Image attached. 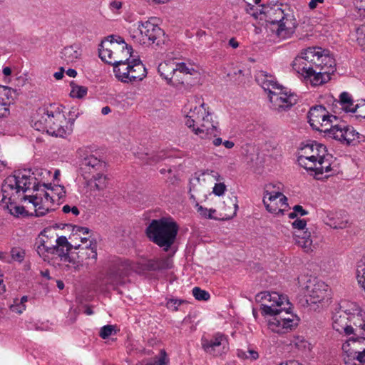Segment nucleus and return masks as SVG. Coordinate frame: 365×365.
I'll list each match as a JSON object with an SVG mask.
<instances>
[{"label": "nucleus", "instance_id": "25", "mask_svg": "<svg viewBox=\"0 0 365 365\" xmlns=\"http://www.w3.org/2000/svg\"><path fill=\"white\" fill-rule=\"evenodd\" d=\"M173 262L170 256L150 259L143 264L144 268L148 271H162L170 269L173 267Z\"/></svg>", "mask_w": 365, "mask_h": 365}, {"label": "nucleus", "instance_id": "5", "mask_svg": "<svg viewBox=\"0 0 365 365\" xmlns=\"http://www.w3.org/2000/svg\"><path fill=\"white\" fill-rule=\"evenodd\" d=\"M202 102L199 106H186L189 110L185 115V123L192 132L202 140H210L220 133L217 129L218 123L212 120V116L208 108Z\"/></svg>", "mask_w": 365, "mask_h": 365}, {"label": "nucleus", "instance_id": "21", "mask_svg": "<svg viewBox=\"0 0 365 365\" xmlns=\"http://www.w3.org/2000/svg\"><path fill=\"white\" fill-rule=\"evenodd\" d=\"M80 166L81 169L89 172L103 171L106 164L101 159L97 158L86 148H81L78 150Z\"/></svg>", "mask_w": 365, "mask_h": 365}, {"label": "nucleus", "instance_id": "55", "mask_svg": "<svg viewBox=\"0 0 365 365\" xmlns=\"http://www.w3.org/2000/svg\"><path fill=\"white\" fill-rule=\"evenodd\" d=\"M122 7V3L120 1H112L109 4V8L115 14H118L119 11L120 10Z\"/></svg>", "mask_w": 365, "mask_h": 365}, {"label": "nucleus", "instance_id": "52", "mask_svg": "<svg viewBox=\"0 0 365 365\" xmlns=\"http://www.w3.org/2000/svg\"><path fill=\"white\" fill-rule=\"evenodd\" d=\"M354 4L360 16L365 17V0H354Z\"/></svg>", "mask_w": 365, "mask_h": 365}, {"label": "nucleus", "instance_id": "12", "mask_svg": "<svg viewBox=\"0 0 365 365\" xmlns=\"http://www.w3.org/2000/svg\"><path fill=\"white\" fill-rule=\"evenodd\" d=\"M274 186L272 184L265 187L263 203L268 212L275 215H284L288 208L287 198L279 191H272Z\"/></svg>", "mask_w": 365, "mask_h": 365}, {"label": "nucleus", "instance_id": "40", "mask_svg": "<svg viewBox=\"0 0 365 365\" xmlns=\"http://www.w3.org/2000/svg\"><path fill=\"white\" fill-rule=\"evenodd\" d=\"M291 344L299 350L309 349L310 344L302 336H296L291 341Z\"/></svg>", "mask_w": 365, "mask_h": 365}, {"label": "nucleus", "instance_id": "28", "mask_svg": "<svg viewBox=\"0 0 365 365\" xmlns=\"http://www.w3.org/2000/svg\"><path fill=\"white\" fill-rule=\"evenodd\" d=\"M48 237L39 235L36 240L35 247L38 255L44 260L48 257V255L53 252V245L50 243Z\"/></svg>", "mask_w": 365, "mask_h": 365}, {"label": "nucleus", "instance_id": "20", "mask_svg": "<svg viewBox=\"0 0 365 365\" xmlns=\"http://www.w3.org/2000/svg\"><path fill=\"white\" fill-rule=\"evenodd\" d=\"M307 225V221L304 219H296L292 222V227L297 230L295 231L294 236L297 245L301 247L304 252H309L312 249V240L310 232L304 231Z\"/></svg>", "mask_w": 365, "mask_h": 365}, {"label": "nucleus", "instance_id": "57", "mask_svg": "<svg viewBox=\"0 0 365 365\" xmlns=\"http://www.w3.org/2000/svg\"><path fill=\"white\" fill-rule=\"evenodd\" d=\"M178 68L177 71L185 73H192V71L193 68H189L185 63H177Z\"/></svg>", "mask_w": 365, "mask_h": 365}, {"label": "nucleus", "instance_id": "19", "mask_svg": "<svg viewBox=\"0 0 365 365\" xmlns=\"http://www.w3.org/2000/svg\"><path fill=\"white\" fill-rule=\"evenodd\" d=\"M23 199L33 205L36 217L44 216L50 211L55 210L53 196L48 192H38L35 195H24Z\"/></svg>", "mask_w": 365, "mask_h": 365}, {"label": "nucleus", "instance_id": "22", "mask_svg": "<svg viewBox=\"0 0 365 365\" xmlns=\"http://www.w3.org/2000/svg\"><path fill=\"white\" fill-rule=\"evenodd\" d=\"M296 20L292 14L287 13L284 20L274 24L271 30L279 39H287L292 36L296 29Z\"/></svg>", "mask_w": 365, "mask_h": 365}, {"label": "nucleus", "instance_id": "63", "mask_svg": "<svg viewBox=\"0 0 365 365\" xmlns=\"http://www.w3.org/2000/svg\"><path fill=\"white\" fill-rule=\"evenodd\" d=\"M64 69L61 68L60 71L54 73V77L57 80H60L63 77Z\"/></svg>", "mask_w": 365, "mask_h": 365}, {"label": "nucleus", "instance_id": "31", "mask_svg": "<svg viewBox=\"0 0 365 365\" xmlns=\"http://www.w3.org/2000/svg\"><path fill=\"white\" fill-rule=\"evenodd\" d=\"M337 213H329L324 219V222L333 229H344L346 227L347 220L341 219Z\"/></svg>", "mask_w": 365, "mask_h": 365}, {"label": "nucleus", "instance_id": "3", "mask_svg": "<svg viewBox=\"0 0 365 365\" xmlns=\"http://www.w3.org/2000/svg\"><path fill=\"white\" fill-rule=\"evenodd\" d=\"M309 123L315 130L324 133V137L334 139L346 145H354L359 138V133L352 127L344 123L332 125L336 117L329 115L323 106H315L308 113Z\"/></svg>", "mask_w": 365, "mask_h": 365}, {"label": "nucleus", "instance_id": "18", "mask_svg": "<svg viewBox=\"0 0 365 365\" xmlns=\"http://www.w3.org/2000/svg\"><path fill=\"white\" fill-rule=\"evenodd\" d=\"M202 349L213 356H220L229 349L227 336L221 333L215 334L210 339L202 337L201 339Z\"/></svg>", "mask_w": 365, "mask_h": 365}, {"label": "nucleus", "instance_id": "6", "mask_svg": "<svg viewBox=\"0 0 365 365\" xmlns=\"http://www.w3.org/2000/svg\"><path fill=\"white\" fill-rule=\"evenodd\" d=\"M327 153L326 146L314 141L301 148L297 162L307 170L314 171L316 175L329 173L331 170V156Z\"/></svg>", "mask_w": 365, "mask_h": 365}, {"label": "nucleus", "instance_id": "9", "mask_svg": "<svg viewBox=\"0 0 365 365\" xmlns=\"http://www.w3.org/2000/svg\"><path fill=\"white\" fill-rule=\"evenodd\" d=\"M133 48L128 46L121 37L113 41L112 39L102 41L99 48L101 59L112 66L128 61L131 57Z\"/></svg>", "mask_w": 365, "mask_h": 365}, {"label": "nucleus", "instance_id": "16", "mask_svg": "<svg viewBox=\"0 0 365 365\" xmlns=\"http://www.w3.org/2000/svg\"><path fill=\"white\" fill-rule=\"evenodd\" d=\"M271 107L278 112H283L289 110L297 103V96L290 92L285 91L284 87L277 88L269 95Z\"/></svg>", "mask_w": 365, "mask_h": 365}, {"label": "nucleus", "instance_id": "48", "mask_svg": "<svg viewBox=\"0 0 365 365\" xmlns=\"http://www.w3.org/2000/svg\"><path fill=\"white\" fill-rule=\"evenodd\" d=\"M163 155L159 154L151 155L145 154V158H143V160L145 161L146 164L152 165L158 163L159 161L163 160Z\"/></svg>", "mask_w": 365, "mask_h": 365}, {"label": "nucleus", "instance_id": "14", "mask_svg": "<svg viewBox=\"0 0 365 365\" xmlns=\"http://www.w3.org/2000/svg\"><path fill=\"white\" fill-rule=\"evenodd\" d=\"M130 271V265L128 262H118L109 268L103 277H100L99 280L103 285L115 288L125 283Z\"/></svg>", "mask_w": 365, "mask_h": 365}, {"label": "nucleus", "instance_id": "41", "mask_svg": "<svg viewBox=\"0 0 365 365\" xmlns=\"http://www.w3.org/2000/svg\"><path fill=\"white\" fill-rule=\"evenodd\" d=\"M195 207L197 208V212L205 218L207 219H217L212 214L216 212V210L215 209H207L199 205V203H196Z\"/></svg>", "mask_w": 365, "mask_h": 365}, {"label": "nucleus", "instance_id": "53", "mask_svg": "<svg viewBox=\"0 0 365 365\" xmlns=\"http://www.w3.org/2000/svg\"><path fill=\"white\" fill-rule=\"evenodd\" d=\"M226 186L224 183H216L213 187V193L215 195L220 196L224 194Z\"/></svg>", "mask_w": 365, "mask_h": 365}, {"label": "nucleus", "instance_id": "34", "mask_svg": "<svg viewBox=\"0 0 365 365\" xmlns=\"http://www.w3.org/2000/svg\"><path fill=\"white\" fill-rule=\"evenodd\" d=\"M269 16L267 21H269L272 26H274V24H277V23L280 22L281 21L284 20L285 18V16H287V14H284V11L280 8L277 9H271L268 11Z\"/></svg>", "mask_w": 365, "mask_h": 365}, {"label": "nucleus", "instance_id": "26", "mask_svg": "<svg viewBox=\"0 0 365 365\" xmlns=\"http://www.w3.org/2000/svg\"><path fill=\"white\" fill-rule=\"evenodd\" d=\"M82 55V51L77 44L66 46L61 52V58L66 64H71L77 62Z\"/></svg>", "mask_w": 365, "mask_h": 365}, {"label": "nucleus", "instance_id": "23", "mask_svg": "<svg viewBox=\"0 0 365 365\" xmlns=\"http://www.w3.org/2000/svg\"><path fill=\"white\" fill-rule=\"evenodd\" d=\"M323 282L314 283L309 281L306 285L305 295L307 297V302L310 304H317L324 301L327 297V290Z\"/></svg>", "mask_w": 365, "mask_h": 365}, {"label": "nucleus", "instance_id": "61", "mask_svg": "<svg viewBox=\"0 0 365 365\" xmlns=\"http://www.w3.org/2000/svg\"><path fill=\"white\" fill-rule=\"evenodd\" d=\"M24 211V207H21V206H15V207H14V212H12V211H11V213H12L13 215H14L18 216V215H19L23 214Z\"/></svg>", "mask_w": 365, "mask_h": 365}, {"label": "nucleus", "instance_id": "27", "mask_svg": "<svg viewBox=\"0 0 365 365\" xmlns=\"http://www.w3.org/2000/svg\"><path fill=\"white\" fill-rule=\"evenodd\" d=\"M146 76V69L143 63L139 59H133L131 61L129 76L127 83L141 81Z\"/></svg>", "mask_w": 365, "mask_h": 365}, {"label": "nucleus", "instance_id": "11", "mask_svg": "<svg viewBox=\"0 0 365 365\" xmlns=\"http://www.w3.org/2000/svg\"><path fill=\"white\" fill-rule=\"evenodd\" d=\"M213 178L220 180V175L218 173L211 170H206L195 173L190 180V197L194 201L204 199L207 196L206 181L208 178Z\"/></svg>", "mask_w": 365, "mask_h": 365}, {"label": "nucleus", "instance_id": "8", "mask_svg": "<svg viewBox=\"0 0 365 365\" xmlns=\"http://www.w3.org/2000/svg\"><path fill=\"white\" fill-rule=\"evenodd\" d=\"M178 225L170 217L153 220L146 228V235L153 243L165 252L173 245L178 232Z\"/></svg>", "mask_w": 365, "mask_h": 365}, {"label": "nucleus", "instance_id": "60", "mask_svg": "<svg viewBox=\"0 0 365 365\" xmlns=\"http://www.w3.org/2000/svg\"><path fill=\"white\" fill-rule=\"evenodd\" d=\"M237 356L240 359H248L247 351H244L242 349H238L237 351Z\"/></svg>", "mask_w": 365, "mask_h": 365}, {"label": "nucleus", "instance_id": "35", "mask_svg": "<svg viewBox=\"0 0 365 365\" xmlns=\"http://www.w3.org/2000/svg\"><path fill=\"white\" fill-rule=\"evenodd\" d=\"M75 249H80L82 254H83L82 251H85V254L87 255L88 258L92 259L94 261L97 259L96 243H93L92 241H90L89 244L86 245L84 247H81L80 245L75 246Z\"/></svg>", "mask_w": 365, "mask_h": 365}, {"label": "nucleus", "instance_id": "4", "mask_svg": "<svg viewBox=\"0 0 365 365\" xmlns=\"http://www.w3.org/2000/svg\"><path fill=\"white\" fill-rule=\"evenodd\" d=\"M333 329L349 339H361L365 334V311L356 302L341 301L332 314Z\"/></svg>", "mask_w": 365, "mask_h": 365}, {"label": "nucleus", "instance_id": "44", "mask_svg": "<svg viewBox=\"0 0 365 365\" xmlns=\"http://www.w3.org/2000/svg\"><path fill=\"white\" fill-rule=\"evenodd\" d=\"M184 302L185 301L182 299H169L166 302V307L173 312H176L178 310V307Z\"/></svg>", "mask_w": 365, "mask_h": 365}, {"label": "nucleus", "instance_id": "36", "mask_svg": "<svg viewBox=\"0 0 365 365\" xmlns=\"http://www.w3.org/2000/svg\"><path fill=\"white\" fill-rule=\"evenodd\" d=\"M70 86L71 87L70 96L72 98H82L87 94V87L79 86L74 82H71Z\"/></svg>", "mask_w": 365, "mask_h": 365}, {"label": "nucleus", "instance_id": "42", "mask_svg": "<svg viewBox=\"0 0 365 365\" xmlns=\"http://www.w3.org/2000/svg\"><path fill=\"white\" fill-rule=\"evenodd\" d=\"M192 294L199 301H207L210 297V294L207 291L201 289L197 287L192 289Z\"/></svg>", "mask_w": 365, "mask_h": 365}, {"label": "nucleus", "instance_id": "50", "mask_svg": "<svg viewBox=\"0 0 365 365\" xmlns=\"http://www.w3.org/2000/svg\"><path fill=\"white\" fill-rule=\"evenodd\" d=\"M352 113H356L357 118H365V103L356 104Z\"/></svg>", "mask_w": 365, "mask_h": 365}, {"label": "nucleus", "instance_id": "49", "mask_svg": "<svg viewBox=\"0 0 365 365\" xmlns=\"http://www.w3.org/2000/svg\"><path fill=\"white\" fill-rule=\"evenodd\" d=\"M56 246L65 247V248H69V250H72L73 247L75 248V246H73L67 240V238L65 236H61L58 237L56 240Z\"/></svg>", "mask_w": 365, "mask_h": 365}, {"label": "nucleus", "instance_id": "62", "mask_svg": "<svg viewBox=\"0 0 365 365\" xmlns=\"http://www.w3.org/2000/svg\"><path fill=\"white\" fill-rule=\"evenodd\" d=\"M324 0H311L309 3V6L310 9H315L317 6L318 3H323Z\"/></svg>", "mask_w": 365, "mask_h": 365}, {"label": "nucleus", "instance_id": "32", "mask_svg": "<svg viewBox=\"0 0 365 365\" xmlns=\"http://www.w3.org/2000/svg\"><path fill=\"white\" fill-rule=\"evenodd\" d=\"M341 107L340 109L346 113H352L356 105L354 104V101L351 95L348 92H342L339 96V100L336 101Z\"/></svg>", "mask_w": 365, "mask_h": 365}, {"label": "nucleus", "instance_id": "2", "mask_svg": "<svg viewBox=\"0 0 365 365\" xmlns=\"http://www.w3.org/2000/svg\"><path fill=\"white\" fill-rule=\"evenodd\" d=\"M327 52L320 47H309L294 58L292 68L307 83H324L335 71V61Z\"/></svg>", "mask_w": 365, "mask_h": 365}, {"label": "nucleus", "instance_id": "51", "mask_svg": "<svg viewBox=\"0 0 365 365\" xmlns=\"http://www.w3.org/2000/svg\"><path fill=\"white\" fill-rule=\"evenodd\" d=\"M9 115V106L4 100L0 101V118L6 117Z\"/></svg>", "mask_w": 365, "mask_h": 365}, {"label": "nucleus", "instance_id": "38", "mask_svg": "<svg viewBox=\"0 0 365 365\" xmlns=\"http://www.w3.org/2000/svg\"><path fill=\"white\" fill-rule=\"evenodd\" d=\"M48 190H50L48 192L51 195L53 196V198L56 196L58 200H61L65 197L66 190L65 187L61 185H53L52 186L51 183L48 184V188H46Z\"/></svg>", "mask_w": 365, "mask_h": 365}, {"label": "nucleus", "instance_id": "64", "mask_svg": "<svg viewBox=\"0 0 365 365\" xmlns=\"http://www.w3.org/2000/svg\"><path fill=\"white\" fill-rule=\"evenodd\" d=\"M76 232H82L83 235H87L89 233L90 230L88 227H76Z\"/></svg>", "mask_w": 365, "mask_h": 365}, {"label": "nucleus", "instance_id": "37", "mask_svg": "<svg viewBox=\"0 0 365 365\" xmlns=\"http://www.w3.org/2000/svg\"><path fill=\"white\" fill-rule=\"evenodd\" d=\"M224 203L225 205H228L229 209L231 210V211L229 213L225 214V218L226 220H230V219L233 218L236 215L237 211L238 210L237 198L236 197L229 198L227 200V202L225 201Z\"/></svg>", "mask_w": 365, "mask_h": 365}, {"label": "nucleus", "instance_id": "33", "mask_svg": "<svg viewBox=\"0 0 365 365\" xmlns=\"http://www.w3.org/2000/svg\"><path fill=\"white\" fill-rule=\"evenodd\" d=\"M53 246V252H51V255H56L58 256L61 258V261H63L65 262H69L72 263L73 266L75 269H78L79 267V264L78 262H76L75 261L72 260L70 256L68 255V252L71 250H69V248H65L56 245Z\"/></svg>", "mask_w": 365, "mask_h": 365}, {"label": "nucleus", "instance_id": "1", "mask_svg": "<svg viewBox=\"0 0 365 365\" xmlns=\"http://www.w3.org/2000/svg\"><path fill=\"white\" fill-rule=\"evenodd\" d=\"M255 300L260 304L262 314L267 317V327L272 332L284 334L298 326L299 318L289 312L291 304L287 296L262 292L256 295Z\"/></svg>", "mask_w": 365, "mask_h": 365}, {"label": "nucleus", "instance_id": "7", "mask_svg": "<svg viewBox=\"0 0 365 365\" xmlns=\"http://www.w3.org/2000/svg\"><path fill=\"white\" fill-rule=\"evenodd\" d=\"M66 118L59 111H53L51 108H40L33 120L34 129L41 132H46L56 137L65 138L71 132L66 126Z\"/></svg>", "mask_w": 365, "mask_h": 365}, {"label": "nucleus", "instance_id": "30", "mask_svg": "<svg viewBox=\"0 0 365 365\" xmlns=\"http://www.w3.org/2000/svg\"><path fill=\"white\" fill-rule=\"evenodd\" d=\"M131 61H123L113 65V72L115 77L123 83H127L129 80V71L130 68Z\"/></svg>", "mask_w": 365, "mask_h": 365}, {"label": "nucleus", "instance_id": "46", "mask_svg": "<svg viewBox=\"0 0 365 365\" xmlns=\"http://www.w3.org/2000/svg\"><path fill=\"white\" fill-rule=\"evenodd\" d=\"M94 180L96 182L95 187H96V189L98 190H103L106 187V175L101 174V173H98L94 177Z\"/></svg>", "mask_w": 365, "mask_h": 365}, {"label": "nucleus", "instance_id": "29", "mask_svg": "<svg viewBox=\"0 0 365 365\" xmlns=\"http://www.w3.org/2000/svg\"><path fill=\"white\" fill-rule=\"evenodd\" d=\"M177 63L173 61H168L159 64L158 71L160 76L170 84L177 71Z\"/></svg>", "mask_w": 365, "mask_h": 365}, {"label": "nucleus", "instance_id": "15", "mask_svg": "<svg viewBox=\"0 0 365 365\" xmlns=\"http://www.w3.org/2000/svg\"><path fill=\"white\" fill-rule=\"evenodd\" d=\"M365 342V339H347L342 344V350L346 354L344 361L345 365H365V348L360 346V343Z\"/></svg>", "mask_w": 365, "mask_h": 365}, {"label": "nucleus", "instance_id": "17", "mask_svg": "<svg viewBox=\"0 0 365 365\" xmlns=\"http://www.w3.org/2000/svg\"><path fill=\"white\" fill-rule=\"evenodd\" d=\"M26 184H28L29 190L32 189L34 191L39 192H46L45 188H48L49 183L46 182V177L50 175V172L47 170L38 168L34 169L24 170L21 171Z\"/></svg>", "mask_w": 365, "mask_h": 365}, {"label": "nucleus", "instance_id": "56", "mask_svg": "<svg viewBox=\"0 0 365 365\" xmlns=\"http://www.w3.org/2000/svg\"><path fill=\"white\" fill-rule=\"evenodd\" d=\"M80 113L78 109L72 108L68 113V121L73 124L76 119L79 116Z\"/></svg>", "mask_w": 365, "mask_h": 365}, {"label": "nucleus", "instance_id": "10", "mask_svg": "<svg viewBox=\"0 0 365 365\" xmlns=\"http://www.w3.org/2000/svg\"><path fill=\"white\" fill-rule=\"evenodd\" d=\"M21 171L15 172L14 175L8 176L1 185L2 201L6 204H13L21 196L26 192L28 184Z\"/></svg>", "mask_w": 365, "mask_h": 365}, {"label": "nucleus", "instance_id": "24", "mask_svg": "<svg viewBox=\"0 0 365 365\" xmlns=\"http://www.w3.org/2000/svg\"><path fill=\"white\" fill-rule=\"evenodd\" d=\"M256 81L265 91L268 92V96L272 94V91H277V88L282 87L277 83L274 76L263 71L257 73Z\"/></svg>", "mask_w": 365, "mask_h": 365}, {"label": "nucleus", "instance_id": "13", "mask_svg": "<svg viewBox=\"0 0 365 365\" xmlns=\"http://www.w3.org/2000/svg\"><path fill=\"white\" fill-rule=\"evenodd\" d=\"M137 32L138 35H134L133 38L140 44L146 45H159L160 38L164 35L163 31L158 26L148 21L138 22Z\"/></svg>", "mask_w": 365, "mask_h": 365}, {"label": "nucleus", "instance_id": "54", "mask_svg": "<svg viewBox=\"0 0 365 365\" xmlns=\"http://www.w3.org/2000/svg\"><path fill=\"white\" fill-rule=\"evenodd\" d=\"M26 309V305L21 304L16 300L15 304L11 306V310L17 314H21Z\"/></svg>", "mask_w": 365, "mask_h": 365}, {"label": "nucleus", "instance_id": "47", "mask_svg": "<svg viewBox=\"0 0 365 365\" xmlns=\"http://www.w3.org/2000/svg\"><path fill=\"white\" fill-rule=\"evenodd\" d=\"M115 331L114 327L113 325H105L101 327L99 335L103 339H106L111 336Z\"/></svg>", "mask_w": 365, "mask_h": 365}, {"label": "nucleus", "instance_id": "39", "mask_svg": "<svg viewBox=\"0 0 365 365\" xmlns=\"http://www.w3.org/2000/svg\"><path fill=\"white\" fill-rule=\"evenodd\" d=\"M14 91L7 86H0V101L4 100V103H7L10 106L11 103L12 93Z\"/></svg>", "mask_w": 365, "mask_h": 365}, {"label": "nucleus", "instance_id": "45", "mask_svg": "<svg viewBox=\"0 0 365 365\" xmlns=\"http://www.w3.org/2000/svg\"><path fill=\"white\" fill-rule=\"evenodd\" d=\"M168 362V359L165 351L164 350H161L160 356L158 358H155L153 361L147 363V365H167Z\"/></svg>", "mask_w": 365, "mask_h": 365}, {"label": "nucleus", "instance_id": "58", "mask_svg": "<svg viewBox=\"0 0 365 365\" xmlns=\"http://www.w3.org/2000/svg\"><path fill=\"white\" fill-rule=\"evenodd\" d=\"M293 210L297 212V215L304 216L308 214V212L299 205L294 206Z\"/></svg>", "mask_w": 365, "mask_h": 365}, {"label": "nucleus", "instance_id": "59", "mask_svg": "<svg viewBox=\"0 0 365 365\" xmlns=\"http://www.w3.org/2000/svg\"><path fill=\"white\" fill-rule=\"evenodd\" d=\"M248 359L253 361L256 360L259 357L258 353L252 349L247 350Z\"/></svg>", "mask_w": 365, "mask_h": 365}, {"label": "nucleus", "instance_id": "43", "mask_svg": "<svg viewBox=\"0 0 365 365\" xmlns=\"http://www.w3.org/2000/svg\"><path fill=\"white\" fill-rule=\"evenodd\" d=\"M25 251L20 247H13L11 250V256L14 261L21 262L25 257Z\"/></svg>", "mask_w": 365, "mask_h": 365}]
</instances>
